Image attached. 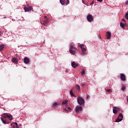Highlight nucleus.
Masks as SVG:
<instances>
[{"label": "nucleus", "instance_id": "obj_1", "mask_svg": "<svg viewBox=\"0 0 128 128\" xmlns=\"http://www.w3.org/2000/svg\"><path fill=\"white\" fill-rule=\"evenodd\" d=\"M6 118H8L10 120H12V116L10 114H8L6 113H4L2 114V118H0L2 122V123L4 124H8V122L6 120Z\"/></svg>", "mask_w": 128, "mask_h": 128}, {"label": "nucleus", "instance_id": "obj_2", "mask_svg": "<svg viewBox=\"0 0 128 128\" xmlns=\"http://www.w3.org/2000/svg\"><path fill=\"white\" fill-rule=\"evenodd\" d=\"M77 102L78 104L82 106L84 104V100L82 97H78Z\"/></svg>", "mask_w": 128, "mask_h": 128}, {"label": "nucleus", "instance_id": "obj_3", "mask_svg": "<svg viewBox=\"0 0 128 128\" xmlns=\"http://www.w3.org/2000/svg\"><path fill=\"white\" fill-rule=\"evenodd\" d=\"M87 20L89 22H92L94 20V18L92 15L88 14L87 16Z\"/></svg>", "mask_w": 128, "mask_h": 128}, {"label": "nucleus", "instance_id": "obj_4", "mask_svg": "<svg viewBox=\"0 0 128 128\" xmlns=\"http://www.w3.org/2000/svg\"><path fill=\"white\" fill-rule=\"evenodd\" d=\"M71 66L72 68H76L78 66V64H76L74 62H72L71 63Z\"/></svg>", "mask_w": 128, "mask_h": 128}, {"label": "nucleus", "instance_id": "obj_5", "mask_svg": "<svg viewBox=\"0 0 128 128\" xmlns=\"http://www.w3.org/2000/svg\"><path fill=\"white\" fill-rule=\"evenodd\" d=\"M84 45L83 44L80 45V48H81V50H82L83 54H84V52L86 51V49L84 48Z\"/></svg>", "mask_w": 128, "mask_h": 128}, {"label": "nucleus", "instance_id": "obj_6", "mask_svg": "<svg viewBox=\"0 0 128 128\" xmlns=\"http://www.w3.org/2000/svg\"><path fill=\"white\" fill-rule=\"evenodd\" d=\"M73 48H74V46H70V54H72L74 55L75 54H76V52H75V51L72 50Z\"/></svg>", "mask_w": 128, "mask_h": 128}, {"label": "nucleus", "instance_id": "obj_7", "mask_svg": "<svg viewBox=\"0 0 128 128\" xmlns=\"http://www.w3.org/2000/svg\"><path fill=\"white\" fill-rule=\"evenodd\" d=\"M120 78L123 82L126 81V76L124 74H120Z\"/></svg>", "mask_w": 128, "mask_h": 128}, {"label": "nucleus", "instance_id": "obj_8", "mask_svg": "<svg viewBox=\"0 0 128 128\" xmlns=\"http://www.w3.org/2000/svg\"><path fill=\"white\" fill-rule=\"evenodd\" d=\"M80 110H82V108L81 106H76V112H78Z\"/></svg>", "mask_w": 128, "mask_h": 128}, {"label": "nucleus", "instance_id": "obj_9", "mask_svg": "<svg viewBox=\"0 0 128 128\" xmlns=\"http://www.w3.org/2000/svg\"><path fill=\"white\" fill-rule=\"evenodd\" d=\"M24 62L26 64H28L29 62H30V60L29 58H28V57H25L24 58Z\"/></svg>", "mask_w": 128, "mask_h": 128}, {"label": "nucleus", "instance_id": "obj_10", "mask_svg": "<svg viewBox=\"0 0 128 128\" xmlns=\"http://www.w3.org/2000/svg\"><path fill=\"white\" fill-rule=\"evenodd\" d=\"M106 37H107V39L110 40L111 38V33L107 32H106Z\"/></svg>", "mask_w": 128, "mask_h": 128}, {"label": "nucleus", "instance_id": "obj_11", "mask_svg": "<svg viewBox=\"0 0 128 128\" xmlns=\"http://www.w3.org/2000/svg\"><path fill=\"white\" fill-rule=\"evenodd\" d=\"M12 62L15 64H17L18 62V60L17 58H12Z\"/></svg>", "mask_w": 128, "mask_h": 128}, {"label": "nucleus", "instance_id": "obj_12", "mask_svg": "<svg viewBox=\"0 0 128 128\" xmlns=\"http://www.w3.org/2000/svg\"><path fill=\"white\" fill-rule=\"evenodd\" d=\"M66 0H60V3L62 6L65 5Z\"/></svg>", "mask_w": 128, "mask_h": 128}, {"label": "nucleus", "instance_id": "obj_13", "mask_svg": "<svg viewBox=\"0 0 128 128\" xmlns=\"http://www.w3.org/2000/svg\"><path fill=\"white\" fill-rule=\"evenodd\" d=\"M48 22V20L46 19L45 20H44L43 24L44 26H46V24Z\"/></svg>", "mask_w": 128, "mask_h": 128}, {"label": "nucleus", "instance_id": "obj_14", "mask_svg": "<svg viewBox=\"0 0 128 128\" xmlns=\"http://www.w3.org/2000/svg\"><path fill=\"white\" fill-rule=\"evenodd\" d=\"M122 120V118H120V117H118V118L116 120V122H120Z\"/></svg>", "mask_w": 128, "mask_h": 128}, {"label": "nucleus", "instance_id": "obj_15", "mask_svg": "<svg viewBox=\"0 0 128 128\" xmlns=\"http://www.w3.org/2000/svg\"><path fill=\"white\" fill-rule=\"evenodd\" d=\"M68 100H64V101H62V105L66 104L68 103Z\"/></svg>", "mask_w": 128, "mask_h": 128}, {"label": "nucleus", "instance_id": "obj_16", "mask_svg": "<svg viewBox=\"0 0 128 128\" xmlns=\"http://www.w3.org/2000/svg\"><path fill=\"white\" fill-rule=\"evenodd\" d=\"M4 48V44L0 45V51L2 50Z\"/></svg>", "mask_w": 128, "mask_h": 128}, {"label": "nucleus", "instance_id": "obj_17", "mask_svg": "<svg viewBox=\"0 0 128 128\" xmlns=\"http://www.w3.org/2000/svg\"><path fill=\"white\" fill-rule=\"evenodd\" d=\"M70 95L73 97H76V96H74V94L73 92H72V90H70Z\"/></svg>", "mask_w": 128, "mask_h": 128}, {"label": "nucleus", "instance_id": "obj_18", "mask_svg": "<svg viewBox=\"0 0 128 128\" xmlns=\"http://www.w3.org/2000/svg\"><path fill=\"white\" fill-rule=\"evenodd\" d=\"M60 105V104L58 102H54V104H52V107H56Z\"/></svg>", "mask_w": 128, "mask_h": 128}, {"label": "nucleus", "instance_id": "obj_19", "mask_svg": "<svg viewBox=\"0 0 128 128\" xmlns=\"http://www.w3.org/2000/svg\"><path fill=\"white\" fill-rule=\"evenodd\" d=\"M126 24V23H125V24H123L122 22H120V26L122 28H124Z\"/></svg>", "mask_w": 128, "mask_h": 128}, {"label": "nucleus", "instance_id": "obj_20", "mask_svg": "<svg viewBox=\"0 0 128 128\" xmlns=\"http://www.w3.org/2000/svg\"><path fill=\"white\" fill-rule=\"evenodd\" d=\"M76 88L78 90H80V86L78 84H76Z\"/></svg>", "mask_w": 128, "mask_h": 128}, {"label": "nucleus", "instance_id": "obj_21", "mask_svg": "<svg viewBox=\"0 0 128 128\" xmlns=\"http://www.w3.org/2000/svg\"><path fill=\"white\" fill-rule=\"evenodd\" d=\"M118 118H124L122 114V113H120L119 114V116H118Z\"/></svg>", "mask_w": 128, "mask_h": 128}, {"label": "nucleus", "instance_id": "obj_22", "mask_svg": "<svg viewBox=\"0 0 128 128\" xmlns=\"http://www.w3.org/2000/svg\"><path fill=\"white\" fill-rule=\"evenodd\" d=\"M126 86H122V88H121V90L122 91H124L126 90Z\"/></svg>", "mask_w": 128, "mask_h": 128}, {"label": "nucleus", "instance_id": "obj_23", "mask_svg": "<svg viewBox=\"0 0 128 128\" xmlns=\"http://www.w3.org/2000/svg\"><path fill=\"white\" fill-rule=\"evenodd\" d=\"M106 91H107V92H108L109 94H111L112 92L111 89H108Z\"/></svg>", "mask_w": 128, "mask_h": 128}, {"label": "nucleus", "instance_id": "obj_24", "mask_svg": "<svg viewBox=\"0 0 128 128\" xmlns=\"http://www.w3.org/2000/svg\"><path fill=\"white\" fill-rule=\"evenodd\" d=\"M113 111V113L115 114H117V110L116 109H113L112 110Z\"/></svg>", "mask_w": 128, "mask_h": 128}, {"label": "nucleus", "instance_id": "obj_25", "mask_svg": "<svg viewBox=\"0 0 128 128\" xmlns=\"http://www.w3.org/2000/svg\"><path fill=\"white\" fill-rule=\"evenodd\" d=\"M28 11H31L32 10V8L31 6H30L28 8Z\"/></svg>", "mask_w": 128, "mask_h": 128}, {"label": "nucleus", "instance_id": "obj_26", "mask_svg": "<svg viewBox=\"0 0 128 128\" xmlns=\"http://www.w3.org/2000/svg\"><path fill=\"white\" fill-rule=\"evenodd\" d=\"M68 4H70V0H67L66 6H68Z\"/></svg>", "mask_w": 128, "mask_h": 128}, {"label": "nucleus", "instance_id": "obj_27", "mask_svg": "<svg viewBox=\"0 0 128 128\" xmlns=\"http://www.w3.org/2000/svg\"><path fill=\"white\" fill-rule=\"evenodd\" d=\"M24 10H25L26 12H28V8L24 7Z\"/></svg>", "mask_w": 128, "mask_h": 128}, {"label": "nucleus", "instance_id": "obj_28", "mask_svg": "<svg viewBox=\"0 0 128 128\" xmlns=\"http://www.w3.org/2000/svg\"><path fill=\"white\" fill-rule=\"evenodd\" d=\"M84 74H85V71L83 70L82 72H81V74H82V76H84Z\"/></svg>", "mask_w": 128, "mask_h": 128}, {"label": "nucleus", "instance_id": "obj_29", "mask_svg": "<svg viewBox=\"0 0 128 128\" xmlns=\"http://www.w3.org/2000/svg\"><path fill=\"white\" fill-rule=\"evenodd\" d=\"M113 108H114V110H118V108L116 107V106H114V107Z\"/></svg>", "mask_w": 128, "mask_h": 128}, {"label": "nucleus", "instance_id": "obj_30", "mask_svg": "<svg viewBox=\"0 0 128 128\" xmlns=\"http://www.w3.org/2000/svg\"><path fill=\"white\" fill-rule=\"evenodd\" d=\"M126 5L128 6V0L126 1Z\"/></svg>", "mask_w": 128, "mask_h": 128}, {"label": "nucleus", "instance_id": "obj_31", "mask_svg": "<svg viewBox=\"0 0 128 128\" xmlns=\"http://www.w3.org/2000/svg\"><path fill=\"white\" fill-rule=\"evenodd\" d=\"M14 124H15L17 128L18 127V123H17V122H14Z\"/></svg>", "mask_w": 128, "mask_h": 128}, {"label": "nucleus", "instance_id": "obj_32", "mask_svg": "<svg viewBox=\"0 0 128 128\" xmlns=\"http://www.w3.org/2000/svg\"><path fill=\"white\" fill-rule=\"evenodd\" d=\"M68 110H72V108H71L70 107H68Z\"/></svg>", "mask_w": 128, "mask_h": 128}, {"label": "nucleus", "instance_id": "obj_33", "mask_svg": "<svg viewBox=\"0 0 128 128\" xmlns=\"http://www.w3.org/2000/svg\"><path fill=\"white\" fill-rule=\"evenodd\" d=\"M122 22H124L125 23H126V20H125L124 18H122Z\"/></svg>", "mask_w": 128, "mask_h": 128}, {"label": "nucleus", "instance_id": "obj_34", "mask_svg": "<svg viewBox=\"0 0 128 128\" xmlns=\"http://www.w3.org/2000/svg\"><path fill=\"white\" fill-rule=\"evenodd\" d=\"M72 49H74L75 50H77V48L74 46H73Z\"/></svg>", "mask_w": 128, "mask_h": 128}, {"label": "nucleus", "instance_id": "obj_35", "mask_svg": "<svg viewBox=\"0 0 128 128\" xmlns=\"http://www.w3.org/2000/svg\"><path fill=\"white\" fill-rule=\"evenodd\" d=\"M94 4V2H92L91 3H90V5L92 6Z\"/></svg>", "mask_w": 128, "mask_h": 128}, {"label": "nucleus", "instance_id": "obj_36", "mask_svg": "<svg viewBox=\"0 0 128 128\" xmlns=\"http://www.w3.org/2000/svg\"><path fill=\"white\" fill-rule=\"evenodd\" d=\"M98 2H102V0H97Z\"/></svg>", "mask_w": 128, "mask_h": 128}, {"label": "nucleus", "instance_id": "obj_37", "mask_svg": "<svg viewBox=\"0 0 128 128\" xmlns=\"http://www.w3.org/2000/svg\"><path fill=\"white\" fill-rule=\"evenodd\" d=\"M89 97H90V96H88H88H87L86 98H89Z\"/></svg>", "mask_w": 128, "mask_h": 128}, {"label": "nucleus", "instance_id": "obj_38", "mask_svg": "<svg viewBox=\"0 0 128 128\" xmlns=\"http://www.w3.org/2000/svg\"><path fill=\"white\" fill-rule=\"evenodd\" d=\"M117 110V112H119V109L116 110Z\"/></svg>", "mask_w": 128, "mask_h": 128}, {"label": "nucleus", "instance_id": "obj_39", "mask_svg": "<svg viewBox=\"0 0 128 128\" xmlns=\"http://www.w3.org/2000/svg\"><path fill=\"white\" fill-rule=\"evenodd\" d=\"M64 110L68 111L66 108H64Z\"/></svg>", "mask_w": 128, "mask_h": 128}, {"label": "nucleus", "instance_id": "obj_40", "mask_svg": "<svg viewBox=\"0 0 128 128\" xmlns=\"http://www.w3.org/2000/svg\"><path fill=\"white\" fill-rule=\"evenodd\" d=\"M44 18H47V16H44Z\"/></svg>", "mask_w": 128, "mask_h": 128}, {"label": "nucleus", "instance_id": "obj_41", "mask_svg": "<svg viewBox=\"0 0 128 128\" xmlns=\"http://www.w3.org/2000/svg\"><path fill=\"white\" fill-rule=\"evenodd\" d=\"M82 86H84V84H82Z\"/></svg>", "mask_w": 128, "mask_h": 128}, {"label": "nucleus", "instance_id": "obj_42", "mask_svg": "<svg viewBox=\"0 0 128 128\" xmlns=\"http://www.w3.org/2000/svg\"><path fill=\"white\" fill-rule=\"evenodd\" d=\"M0 34H1V32L0 31Z\"/></svg>", "mask_w": 128, "mask_h": 128}, {"label": "nucleus", "instance_id": "obj_43", "mask_svg": "<svg viewBox=\"0 0 128 128\" xmlns=\"http://www.w3.org/2000/svg\"><path fill=\"white\" fill-rule=\"evenodd\" d=\"M82 2L84 4V1L82 0Z\"/></svg>", "mask_w": 128, "mask_h": 128}, {"label": "nucleus", "instance_id": "obj_44", "mask_svg": "<svg viewBox=\"0 0 128 128\" xmlns=\"http://www.w3.org/2000/svg\"><path fill=\"white\" fill-rule=\"evenodd\" d=\"M11 126H12V124H11Z\"/></svg>", "mask_w": 128, "mask_h": 128}]
</instances>
